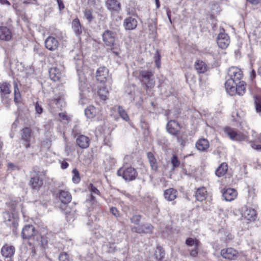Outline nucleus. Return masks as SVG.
Returning a JSON list of instances; mask_svg holds the SVG:
<instances>
[{"instance_id":"nucleus-54","label":"nucleus","mask_w":261,"mask_h":261,"mask_svg":"<svg viewBox=\"0 0 261 261\" xmlns=\"http://www.w3.org/2000/svg\"><path fill=\"white\" fill-rule=\"evenodd\" d=\"M111 213L116 217L119 216V213L118 210L115 207H112L110 209Z\"/></svg>"},{"instance_id":"nucleus-24","label":"nucleus","mask_w":261,"mask_h":261,"mask_svg":"<svg viewBox=\"0 0 261 261\" xmlns=\"http://www.w3.org/2000/svg\"><path fill=\"white\" fill-rule=\"evenodd\" d=\"M197 149L203 152L207 151L210 146L208 141L204 138L199 139L196 143L195 144Z\"/></svg>"},{"instance_id":"nucleus-46","label":"nucleus","mask_w":261,"mask_h":261,"mask_svg":"<svg viewBox=\"0 0 261 261\" xmlns=\"http://www.w3.org/2000/svg\"><path fill=\"white\" fill-rule=\"evenodd\" d=\"M1 98L2 103L4 104L6 108H9L11 102V99L9 97V95L1 96Z\"/></svg>"},{"instance_id":"nucleus-8","label":"nucleus","mask_w":261,"mask_h":261,"mask_svg":"<svg viewBox=\"0 0 261 261\" xmlns=\"http://www.w3.org/2000/svg\"><path fill=\"white\" fill-rule=\"evenodd\" d=\"M105 5L112 15H117L121 10V5L119 0H105Z\"/></svg>"},{"instance_id":"nucleus-35","label":"nucleus","mask_w":261,"mask_h":261,"mask_svg":"<svg viewBox=\"0 0 261 261\" xmlns=\"http://www.w3.org/2000/svg\"><path fill=\"white\" fill-rule=\"evenodd\" d=\"M227 170V164L226 163H223L217 168L215 174L219 177H222L226 173Z\"/></svg>"},{"instance_id":"nucleus-26","label":"nucleus","mask_w":261,"mask_h":261,"mask_svg":"<svg viewBox=\"0 0 261 261\" xmlns=\"http://www.w3.org/2000/svg\"><path fill=\"white\" fill-rule=\"evenodd\" d=\"M237 196V191L231 188L227 189L223 192V196L224 199L227 201H231L234 200Z\"/></svg>"},{"instance_id":"nucleus-36","label":"nucleus","mask_w":261,"mask_h":261,"mask_svg":"<svg viewBox=\"0 0 261 261\" xmlns=\"http://www.w3.org/2000/svg\"><path fill=\"white\" fill-rule=\"evenodd\" d=\"M207 191L205 188H198L195 193L196 199L199 201H202L206 198Z\"/></svg>"},{"instance_id":"nucleus-13","label":"nucleus","mask_w":261,"mask_h":261,"mask_svg":"<svg viewBox=\"0 0 261 261\" xmlns=\"http://www.w3.org/2000/svg\"><path fill=\"white\" fill-rule=\"evenodd\" d=\"M217 42L220 48L226 49L230 43L229 37L226 33H220L217 38Z\"/></svg>"},{"instance_id":"nucleus-50","label":"nucleus","mask_w":261,"mask_h":261,"mask_svg":"<svg viewBox=\"0 0 261 261\" xmlns=\"http://www.w3.org/2000/svg\"><path fill=\"white\" fill-rule=\"evenodd\" d=\"M59 261H69V255L66 252H61L59 256Z\"/></svg>"},{"instance_id":"nucleus-44","label":"nucleus","mask_w":261,"mask_h":261,"mask_svg":"<svg viewBox=\"0 0 261 261\" xmlns=\"http://www.w3.org/2000/svg\"><path fill=\"white\" fill-rule=\"evenodd\" d=\"M36 242H37L39 245H40L42 248H45L48 243L47 238L45 237L40 236L39 233L38 241Z\"/></svg>"},{"instance_id":"nucleus-10","label":"nucleus","mask_w":261,"mask_h":261,"mask_svg":"<svg viewBox=\"0 0 261 261\" xmlns=\"http://www.w3.org/2000/svg\"><path fill=\"white\" fill-rule=\"evenodd\" d=\"M116 37V33L115 32L107 30L102 34V40L106 45L112 47L115 44Z\"/></svg>"},{"instance_id":"nucleus-7","label":"nucleus","mask_w":261,"mask_h":261,"mask_svg":"<svg viewBox=\"0 0 261 261\" xmlns=\"http://www.w3.org/2000/svg\"><path fill=\"white\" fill-rule=\"evenodd\" d=\"M33 139V133L30 127H25L21 130V139L22 141V144L25 148L30 147L31 142Z\"/></svg>"},{"instance_id":"nucleus-39","label":"nucleus","mask_w":261,"mask_h":261,"mask_svg":"<svg viewBox=\"0 0 261 261\" xmlns=\"http://www.w3.org/2000/svg\"><path fill=\"white\" fill-rule=\"evenodd\" d=\"M14 101L16 105H19L21 103L22 98L20 92L19 91V88L17 84H15L14 86Z\"/></svg>"},{"instance_id":"nucleus-41","label":"nucleus","mask_w":261,"mask_h":261,"mask_svg":"<svg viewBox=\"0 0 261 261\" xmlns=\"http://www.w3.org/2000/svg\"><path fill=\"white\" fill-rule=\"evenodd\" d=\"M171 163L172 166V170L179 167L180 165V161L178 160L177 156L175 154H173L171 159Z\"/></svg>"},{"instance_id":"nucleus-15","label":"nucleus","mask_w":261,"mask_h":261,"mask_svg":"<svg viewBox=\"0 0 261 261\" xmlns=\"http://www.w3.org/2000/svg\"><path fill=\"white\" fill-rule=\"evenodd\" d=\"M175 126L178 127L179 128H181L182 127L181 125L176 120H169L167 124H166V129L167 132L173 136L175 135L178 132L180 131L179 130L175 128Z\"/></svg>"},{"instance_id":"nucleus-33","label":"nucleus","mask_w":261,"mask_h":261,"mask_svg":"<svg viewBox=\"0 0 261 261\" xmlns=\"http://www.w3.org/2000/svg\"><path fill=\"white\" fill-rule=\"evenodd\" d=\"M11 85L7 82L0 83L1 96H8L11 93Z\"/></svg>"},{"instance_id":"nucleus-12","label":"nucleus","mask_w":261,"mask_h":261,"mask_svg":"<svg viewBox=\"0 0 261 261\" xmlns=\"http://www.w3.org/2000/svg\"><path fill=\"white\" fill-rule=\"evenodd\" d=\"M153 229V226L150 223L142 224L138 226L132 228V231L138 233H150Z\"/></svg>"},{"instance_id":"nucleus-6","label":"nucleus","mask_w":261,"mask_h":261,"mask_svg":"<svg viewBox=\"0 0 261 261\" xmlns=\"http://www.w3.org/2000/svg\"><path fill=\"white\" fill-rule=\"evenodd\" d=\"M185 244L189 247L194 246L193 248L190 249L188 251L190 256L196 257L198 256L199 248L201 244L200 241L198 239L189 237L186 240Z\"/></svg>"},{"instance_id":"nucleus-45","label":"nucleus","mask_w":261,"mask_h":261,"mask_svg":"<svg viewBox=\"0 0 261 261\" xmlns=\"http://www.w3.org/2000/svg\"><path fill=\"white\" fill-rule=\"evenodd\" d=\"M108 91L105 87L99 88L98 91V94L102 100H106Z\"/></svg>"},{"instance_id":"nucleus-4","label":"nucleus","mask_w":261,"mask_h":261,"mask_svg":"<svg viewBox=\"0 0 261 261\" xmlns=\"http://www.w3.org/2000/svg\"><path fill=\"white\" fill-rule=\"evenodd\" d=\"M22 238L25 240L38 241L39 232L32 225H26L21 233Z\"/></svg>"},{"instance_id":"nucleus-40","label":"nucleus","mask_w":261,"mask_h":261,"mask_svg":"<svg viewBox=\"0 0 261 261\" xmlns=\"http://www.w3.org/2000/svg\"><path fill=\"white\" fill-rule=\"evenodd\" d=\"M118 112L119 116L122 119L125 121H128L129 120V117L127 114L126 111L122 108V107L119 106L118 107Z\"/></svg>"},{"instance_id":"nucleus-28","label":"nucleus","mask_w":261,"mask_h":261,"mask_svg":"<svg viewBox=\"0 0 261 261\" xmlns=\"http://www.w3.org/2000/svg\"><path fill=\"white\" fill-rule=\"evenodd\" d=\"M30 184L33 189L38 190L43 185V180L38 176H33L30 179Z\"/></svg>"},{"instance_id":"nucleus-48","label":"nucleus","mask_w":261,"mask_h":261,"mask_svg":"<svg viewBox=\"0 0 261 261\" xmlns=\"http://www.w3.org/2000/svg\"><path fill=\"white\" fill-rule=\"evenodd\" d=\"M84 18L88 20L89 23H90L93 20L94 17L91 10H87L85 11Z\"/></svg>"},{"instance_id":"nucleus-5","label":"nucleus","mask_w":261,"mask_h":261,"mask_svg":"<svg viewBox=\"0 0 261 261\" xmlns=\"http://www.w3.org/2000/svg\"><path fill=\"white\" fill-rule=\"evenodd\" d=\"M245 82L241 81L235 85H231L230 86L226 87V90L230 95H234L236 94L242 96L246 91Z\"/></svg>"},{"instance_id":"nucleus-49","label":"nucleus","mask_w":261,"mask_h":261,"mask_svg":"<svg viewBox=\"0 0 261 261\" xmlns=\"http://www.w3.org/2000/svg\"><path fill=\"white\" fill-rule=\"evenodd\" d=\"M142 216L140 215H134L130 218V221L132 223L136 225H138L141 221Z\"/></svg>"},{"instance_id":"nucleus-18","label":"nucleus","mask_w":261,"mask_h":261,"mask_svg":"<svg viewBox=\"0 0 261 261\" xmlns=\"http://www.w3.org/2000/svg\"><path fill=\"white\" fill-rule=\"evenodd\" d=\"M109 70L106 67H100L96 72V80L100 83L105 82L108 76Z\"/></svg>"},{"instance_id":"nucleus-62","label":"nucleus","mask_w":261,"mask_h":261,"mask_svg":"<svg viewBox=\"0 0 261 261\" xmlns=\"http://www.w3.org/2000/svg\"><path fill=\"white\" fill-rule=\"evenodd\" d=\"M250 76L251 80H253V79H254L255 77L256 72L254 69L252 70V71H251Z\"/></svg>"},{"instance_id":"nucleus-63","label":"nucleus","mask_w":261,"mask_h":261,"mask_svg":"<svg viewBox=\"0 0 261 261\" xmlns=\"http://www.w3.org/2000/svg\"><path fill=\"white\" fill-rule=\"evenodd\" d=\"M8 167L9 168H11V169H13V170H14L15 169V168H16V166L14 164H13V163H9L8 164Z\"/></svg>"},{"instance_id":"nucleus-21","label":"nucleus","mask_w":261,"mask_h":261,"mask_svg":"<svg viewBox=\"0 0 261 261\" xmlns=\"http://www.w3.org/2000/svg\"><path fill=\"white\" fill-rule=\"evenodd\" d=\"M90 139L83 135H81L77 137L76 139V143L80 148L85 149L89 147L90 144Z\"/></svg>"},{"instance_id":"nucleus-43","label":"nucleus","mask_w":261,"mask_h":261,"mask_svg":"<svg viewBox=\"0 0 261 261\" xmlns=\"http://www.w3.org/2000/svg\"><path fill=\"white\" fill-rule=\"evenodd\" d=\"M72 172L73 174V175L72 178V180L74 184H78L79 182H80V181L81 180V177L80 176V173H79V171L77 170V169L74 168L72 170Z\"/></svg>"},{"instance_id":"nucleus-52","label":"nucleus","mask_w":261,"mask_h":261,"mask_svg":"<svg viewBox=\"0 0 261 261\" xmlns=\"http://www.w3.org/2000/svg\"><path fill=\"white\" fill-rule=\"evenodd\" d=\"M32 173L34 174L33 176H40L41 175V172L39 170V168L37 166L34 167L32 170Z\"/></svg>"},{"instance_id":"nucleus-42","label":"nucleus","mask_w":261,"mask_h":261,"mask_svg":"<svg viewBox=\"0 0 261 261\" xmlns=\"http://www.w3.org/2000/svg\"><path fill=\"white\" fill-rule=\"evenodd\" d=\"M254 100L256 112H261V97L255 95L254 96Z\"/></svg>"},{"instance_id":"nucleus-17","label":"nucleus","mask_w":261,"mask_h":261,"mask_svg":"<svg viewBox=\"0 0 261 261\" xmlns=\"http://www.w3.org/2000/svg\"><path fill=\"white\" fill-rule=\"evenodd\" d=\"M45 47L50 51H54L59 47V42L54 37L49 36L45 40Z\"/></svg>"},{"instance_id":"nucleus-19","label":"nucleus","mask_w":261,"mask_h":261,"mask_svg":"<svg viewBox=\"0 0 261 261\" xmlns=\"http://www.w3.org/2000/svg\"><path fill=\"white\" fill-rule=\"evenodd\" d=\"M176 142L179 145L184 148L188 143V136L186 132L179 131L174 136Z\"/></svg>"},{"instance_id":"nucleus-64","label":"nucleus","mask_w":261,"mask_h":261,"mask_svg":"<svg viewBox=\"0 0 261 261\" xmlns=\"http://www.w3.org/2000/svg\"><path fill=\"white\" fill-rule=\"evenodd\" d=\"M167 16H168V18L170 21V22L171 23L172 21H171V12L170 11H167Z\"/></svg>"},{"instance_id":"nucleus-51","label":"nucleus","mask_w":261,"mask_h":261,"mask_svg":"<svg viewBox=\"0 0 261 261\" xmlns=\"http://www.w3.org/2000/svg\"><path fill=\"white\" fill-rule=\"evenodd\" d=\"M89 190L93 193L100 195V193L99 191L92 184H90Z\"/></svg>"},{"instance_id":"nucleus-38","label":"nucleus","mask_w":261,"mask_h":261,"mask_svg":"<svg viewBox=\"0 0 261 261\" xmlns=\"http://www.w3.org/2000/svg\"><path fill=\"white\" fill-rule=\"evenodd\" d=\"M97 113L95 108L93 106H89L85 110V114L89 119L94 118Z\"/></svg>"},{"instance_id":"nucleus-9","label":"nucleus","mask_w":261,"mask_h":261,"mask_svg":"<svg viewBox=\"0 0 261 261\" xmlns=\"http://www.w3.org/2000/svg\"><path fill=\"white\" fill-rule=\"evenodd\" d=\"M1 252L2 256L5 258V261H13L15 248L12 245L5 244L1 248Z\"/></svg>"},{"instance_id":"nucleus-25","label":"nucleus","mask_w":261,"mask_h":261,"mask_svg":"<svg viewBox=\"0 0 261 261\" xmlns=\"http://www.w3.org/2000/svg\"><path fill=\"white\" fill-rule=\"evenodd\" d=\"M4 222L7 225L10 227H16L17 223L15 222L13 215L9 212L6 211L3 213Z\"/></svg>"},{"instance_id":"nucleus-16","label":"nucleus","mask_w":261,"mask_h":261,"mask_svg":"<svg viewBox=\"0 0 261 261\" xmlns=\"http://www.w3.org/2000/svg\"><path fill=\"white\" fill-rule=\"evenodd\" d=\"M224 132L227 137L233 141H240L243 139L242 136L240 134L238 133L235 129L230 127H225L224 128Z\"/></svg>"},{"instance_id":"nucleus-22","label":"nucleus","mask_w":261,"mask_h":261,"mask_svg":"<svg viewBox=\"0 0 261 261\" xmlns=\"http://www.w3.org/2000/svg\"><path fill=\"white\" fill-rule=\"evenodd\" d=\"M137 23L135 18L129 16L124 19L123 25L126 30H133L137 27Z\"/></svg>"},{"instance_id":"nucleus-60","label":"nucleus","mask_w":261,"mask_h":261,"mask_svg":"<svg viewBox=\"0 0 261 261\" xmlns=\"http://www.w3.org/2000/svg\"><path fill=\"white\" fill-rule=\"evenodd\" d=\"M251 146L253 148L256 150H261V145L255 144L254 143L251 144Z\"/></svg>"},{"instance_id":"nucleus-23","label":"nucleus","mask_w":261,"mask_h":261,"mask_svg":"<svg viewBox=\"0 0 261 261\" xmlns=\"http://www.w3.org/2000/svg\"><path fill=\"white\" fill-rule=\"evenodd\" d=\"M64 97L62 93H58L55 95L54 97L49 99V104L50 106H54L56 105L57 107L59 108L62 106V103L64 102Z\"/></svg>"},{"instance_id":"nucleus-27","label":"nucleus","mask_w":261,"mask_h":261,"mask_svg":"<svg viewBox=\"0 0 261 261\" xmlns=\"http://www.w3.org/2000/svg\"><path fill=\"white\" fill-rule=\"evenodd\" d=\"M49 75L50 79L54 81H59L62 76L61 70L57 67L50 68L49 70Z\"/></svg>"},{"instance_id":"nucleus-20","label":"nucleus","mask_w":261,"mask_h":261,"mask_svg":"<svg viewBox=\"0 0 261 261\" xmlns=\"http://www.w3.org/2000/svg\"><path fill=\"white\" fill-rule=\"evenodd\" d=\"M12 31L7 27H0V39L8 41L12 39Z\"/></svg>"},{"instance_id":"nucleus-56","label":"nucleus","mask_w":261,"mask_h":261,"mask_svg":"<svg viewBox=\"0 0 261 261\" xmlns=\"http://www.w3.org/2000/svg\"><path fill=\"white\" fill-rule=\"evenodd\" d=\"M60 118L63 120H68L69 117L64 113H60L59 114Z\"/></svg>"},{"instance_id":"nucleus-55","label":"nucleus","mask_w":261,"mask_h":261,"mask_svg":"<svg viewBox=\"0 0 261 261\" xmlns=\"http://www.w3.org/2000/svg\"><path fill=\"white\" fill-rule=\"evenodd\" d=\"M57 1L58 3L59 10L62 11L65 8V6L62 0H57Z\"/></svg>"},{"instance_id":"nucleus-47","label":"nucleus","mask_w":261,"mask_h":261,"mask_svg":"<svg viewBox=\"0 0 261 261\" xmlns=\"http://www.w3.org/2000/svg\"><path fill=\"white\" fill-rule=\"evenodd\" d=\"M153 59L156 67L159 68L161 67V55L159 50L155 51Z\"/></svg>"},{"instance_id":"nucleus-1","label":"nucleus","mask_w":261,"mask_h":261,"mask_svg":"<svg viewBox=\"0 0 261 261\" xmlns=\"http://www.w3.org/2000/svg\"><path fill=\"white\" fill-rule=\"evenodd\" d=\"M243 72L240 69L231 67L228 70L227 75L226 76V82L225 83V88L230 86L231 85H235L242 81Z\"/></svg>"},{"instance_id":"nucleus-61","label":"nucleus","mask_w":261,"mask_h":261,"mask_svg":"<svg viewBox=\"0 0 261 261\" xmlns=\"http://www.w3.org/2000/svg\"><path fill=\"white\" fill-rule=\"evenodd\" d=\"M247 1L250 4L254 5H256L258 4L259 3H260V0H247Z\"/></svg>"},{"instance_id":"nucleus-2","label":"nucleus","mask_w":261,"mask_h":261,"mask_svg":"<svg viewBox=\"0 0 261 261\" xmlns=\"http://www.w3.org/2000/svg\"><path fill=\"white\" fill-rule=\"evenodd\" d=\"M139 76L142 84L145 85L146 90L151 88L155 85L154 73L147 70H141L139 72Z\"/></svg>"},{"instance_id":"nucleus-3","label":"nucleus","mask_w":261,"mask_h":261,"mask_svg":"<svg viewBox=\"0 0 261 261\" xmlns=\"http://www.w3.org/2000/svg\"><path fill=\"white\" fill-rule=\"evenodd\" d=\"M117 175L121 176L125 181H130L136 179L138 172L136 169L132 167H123L117 171Z\"/></svg>"},{"instance_id":"nucleus-59","label":"nucleus","mask_w":261,"mask_h":261,"mask_svg":"<svg viewBox=\"0 0 261 261\" xmlns=\"http://www.w3.org/2000/svg\"><path fill=\"white\" fill-rule=\"evenodd\" d=\"M69 166V164L66 161H63L61 163V168L62 169H65Z\"/></svg>"},{"instance_id":"nucleus-57","label":"nucleus","mask_w":261,"mask_h":261,"mask_svg":"<svg viewBox=\"0 0 261 261\" xmlns=\"http://www.w3.org/2000/svg\"><path fill=\"white\" fill-rule=\"evenodd\" d=\"M7 204L11 206V209L12 211L14 212L15 211L16 204L15 203V201H10L9 203H7Z\"/></svg>"},{"instance_id":"nucleus-29","label":"nucleus","mask_w":261,"mask_h":261,"mask_svg":"<svg viewBox=\"0 0 261 261\" xmlns=\"http://www.w3.org/2000/svg\"><path fill=\"white\" fill-rule=\"evenodd\" d=\"M71 27L76 36H80L82 33L83 27L78 18H76L72 20Z\"/></svg>"},{"instance_id":"nucleus-37","label":"nucleus","mask_w":261,"mask_h":261,"mask_svg":"<svg viewBox=\"0 0 261 261\" xmlns=\"http://www.w3.org/2000/svg\"><path fill=\"white\" fill-rule=\"evenodd\" d=\"M244 216L249 221H254L256 218V211L252 208H248L244 212Z\"/></svg>"},{"instance_id":"nucleus-11","label":"nucleus","mask_w":261,"mask_h":261,"mask_svg":"<svg viewBox=\"0 0 261 261\" xmlns=\"http://www.w3.org/2000/svg\"><path fill=\"white\" fill-rule=\"evenodd\" d=\"M56 197L64 204H68L72 199V196L70 192L65 190H58L56 193Z\"/></svg>"},{"instance_id":"nucleus-32","label":"nucleus","mask_w":261,"mask_h":261,"mask_svg":"<svg viewBox=\"0 0 261 261\" xmlns=\"http://www.w3.org/2000/svg\"><path fill=\"white\" fill-rule=\"evenodd\" d=\"M165 253L163 247L157 246L153 254V256L156 261H165Z\"/></svg>"},{"instance_id":"nucleus-14","label":"nucleus","mask_w":261,"mask_h":261,"mask_svg":"<svg viewBox=\"0 0 261 261\" xmlns=\"http://www.w3.org/2000/svg\"><path fill=\"white\" fill-rule=\"evenodd\" d=\"M221 255L225 259L234 260L238 257V252L232 248H228L221 250Z\"/></svg>"},{"instance_id":"nucleus-31","label":"nucleus","mask_w":261,"mask_h":261,"mask_svg":"<svg viewBox=\"0 0 261 261\" xmlns=\"http://www.w3.org/2000/svg\"><path fill=\"white\" fill-rule=\"evenodd\" d=\"M177 191L173 188H169L164 191L165 198L168 201L174 200L177 197Z\"/></svg>"},{"instance_id":"nucleus-30","label":"nucleus","mask_w":261,"mask_h":261,"mask_svg":"<svg viewBox=\"0 0 261 261\" xmlns=\"http://www.w3.org/2000/svg\"><path fill=\"white\" fill-rule=\"evenodd\" d=\"M147 156L151 170L156 171L158 170V165L154 155L151 152H148Z\"/></svg>"},{"instance_id":"nucleus-53","label":"nucleus","mask_w":261,"mask_h":261,"mask_svg":"<svg viewBox=\"0 0 261 261\" xmlns=\"http://www.w3.org/2000/svg\"><path fill=\"white\" fill-rule=\"evenodd\" d=\"M35 111L36 113L38 114H41L43 112V109L42 107L39 105L38 102L35 104Z\"/></svg>"},{"instance_id":"nucleus-34","label":"nucleus","mask_w":261,"mask_h":261,"mask_svg":"<svg viewBox=\"0 0 261 261\" xmlns=\"http://www.w3.org/2000/svg\"><path fill=\"white\" fill-rule=\"evenodd\" d=\"M195 68L199 73H204L208 69L205 63L201 60H197L195 63Z\"/></svg>"},{"instance_id":"nucleus-58","label":"nucleus","mask_w":261,"mask_h":261,"mask_svg":"<svg viewBox=\"0 0 261 261\" xmlns=\"http://www.w3.org/2000/svg\"><path fill=\"white\" fill-rule=\"evenodd\" d=\"M0 4L7 7H9L11 5V3L8 0H0Z\"/></svg>"}]
</instances>
